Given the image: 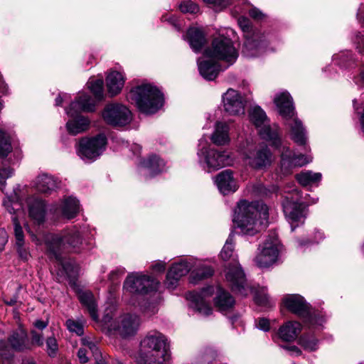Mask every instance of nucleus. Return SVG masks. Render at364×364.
Segmentation results:
<instances>
[{
	"label": "nucleus",
	"mask_w": 364,
	"mask_h": 364,
	"mask_svg": "<svg viewBox=\"0 0 364 364\" xmlns=\"http://www.w3.org/2000/svg\"><path fill=\"white\" fill-rule=\"evenodd\" d=\"M301 331V326L296 321H287L279 327L276 336L284 341H294Z\"/></svg>",
	"instance_id": "28"
},
{
	"label": "nucleus",
	"mask_w": 364,
	"mask_h": 364,
	"mask_svg": "<svg viewBox=\"0 0 364 364\" xmlns=\"http://www.w3.org/2000/svg\"><path fill=\"white\" fill-rule=\"evenodd\" d=\"M14 134L0 127V157L5 158L12 151L11 141Z\"/></svg>",
	"instance_id": "39"
},
{
	"label": "nucleus",
	"mask_w": 364,
	"mask_h": 364,
	"mask_svg": "<svg viewBox=\"0 0 364 364\" xmlns=\"http://www.w3.org/2000/svg\"><path fill=\"white\" fill-rule=\"evenodd\" d=\"M203 1L216 11L224 9L231 4V0H203Z\"/></svg>",
	"instance_id": "46"
},
{
	"label": "nucleus",
	"mask_w": 364,
	"mask_h": 364,
	"mask_svg": "<svg viewBox=\"0 0 364 364\" xmlns=\"http://www.w3.org/2000/svg\"><path fill=\"white\" fill-rule=\"evenodd\" d=\"M162 20L164 21H168L170 22L178 31L181 29L180 25L177 22V19L175 16H163Z\"/></svg>",
	"instance_id": "60"
},
{
	"label": "nucleus",
	"mask_w": 364,
	"mask_h": 364,
	"mask_svg": "<svg viewBox=\"0 0 364 364\" xmlns=\"http://www.w3.org/2000/svg\"><path fill=\"white\" fill-rule=\"evenodd\" d=\"M66 326L70 332L75 333L78 336L84 333V324L81 321L68 319L66 321Z\"/></svg>",
	"instance_id": "47"
},
{
	"label": "nucleus",
	"mask_w": 364,
	"mask_h": 364,
	"mask_svg": "<svg viewBox=\"0 0 364 364\" xmlns=\"http://www.w3.org/2000/svg\"><path fill=\"white\" fill-rule=\"evenodd\" d=\"M166 269V263L163 261H158L152 265V269L156 272H163Z\"/></svg>",
	"instance_id": "62"
},
{
	"label": "nucleus",
	"mask_w": 364,
	"mask_h": 364,
	"mask_svg": "<svg viewBox=\"0 0 364 364\" xmlns=\"http://www.w3.org/2000/svg\"><path fill=\"white\" fill-rule=\"evenodd\" d=\"M159 282L154 278L139 273L129 275L124 283V289L132 294H147L157 291Z\"/></svg>",
	"instance_id": "14"
},
{
	"label": "nucleus",
	"mask_w": 364,
	"mask_h": 364,
	"mask_svg": "<svg viewBox=\"0 0 364 364\" xmlns=\"http://www.w3.org/2000/svg\"><path fill=\"white\" fill-rule=\"evenodd\" d=\"M284 213L294 230L299 224L304 222L306 218V205L301 199L300 193L294 189L288 193L282 202Z\"/></svg>",
	"instance_id": "11"
},
{
	"label": "nucleus",
	"mask_w": 364,
	"mask_h": 364,
	"mask_svg": "<svg viewBox=\"0 0 364 364\" xmlns=\"http://www.w3.org/2000/svg\"><path fill=\"white\" fill-rule=\"evenodd\" d=\"M192 269L191 277L193 282L208 278L213 274V269L210 267L204 266L198 259Z\"/></svg>",
	"instance_id": "40"
},
{
	"label": "nucleus",
	"mask_w": 364,
	"mask_h": 364,
	"mask_svg": "<svg viewBox=\"0 0 364 364\" xmlns=\"http://www.w3.org/2000/svg\"><path fill=\"white\" fill-rule=\"evenodd\" d=\"M82 343L84 346L89 348V350L92 352L96 360H98L101 358V354L99 350L98 347L96 346L95 343L90 341L87 338H84L82 339Z\"/></svg>",
	"instance_id": "50"
},
{
	"label": "nucleus",
	"mask_w": 364,
	"mask_h": 364,
	"mask_svg": "<svg viewBox=\"0 0 364 364\" xmlns=\"http://www.w3.org/2000/svg\"><path fill=\"white\" fill-rule=\"evenodd\" d=\"M222 102L225 112L229 115L242 116L245 114L246 100L239 91L229 88L222 95Z\"/></svg>",
	"instance_id": "20"
},
{
	"label": "nucleus",
	"mask_w": 364,
	"mask_h": 364,
	"mask_svg": "<svg viewBox=\"0 0 364 364\" xmlns=\"http://www.w3.org/2000/svg\"><path fill=\"white\" fill-rule=\"evenodd\" d=\"M215 306L222 313L232 309L235 305L234 298L221 287H217L216 296L214 298Z\"/></svg>",
	"instance_id": "31"
},
{
	"label": "nucleus",
	"mask_w": 364,
	"mask_h": 364,
	"mask_svg": "<svg viewBox=\"0 0 364 364\" xmlns=\"http://www.w3.org/2000/svg\"><path fill=\"white\" fill-rule=\"evenodd\" d=\"M256 326L259 330L268 331L270 328V323L267 318H259L256 321Z\"/></svg>",
	"instance_id": "56"
},
{
	"label": "nucleus",
	"mask_w": 364,
	"mask_h": 364,
	"mask_svg": "<svg viewBox=\"0 0 364 364\" xmlns=\"http://www.w3.org/2000/svg\"><path fill=\"white\" fill-rule=\"evenodd\" d=\"M78 299L82 304L86 306L92 319L98 321L97 305L92 293L88 291H80Z\"/></svg>",
	"instance_id": "37"
},
{
	"label": "nucleus",
	"mask_w": 364,
	"mask_h": 364,
	"mask_svg": "<svg viewBox=\"0 0 364 364\" xmlns=\"http://www.w3.org/2000/svg\"><path fill=\"white\" fill-rule=\"evenodd\" d=\"M170 359L168 339L158 331H151L143 337L135 355L137 364H166Z\"/></svg>",
	"instance_id": "2"
},
{
	"label": "nucleus",
	"mask_w": 364,
	"mask_h": 364,
	"mask_svg": "<svg viewBox=\"0 0 364 364\" xmlns=\"http://www.w3.org/2000/svg\"><path fill=\"white\" fill-rule=\"evenodd\" d=\"M234 247H233V235L230 234L228 238L226 240L225 244L224 245L221 252H220V257L224 261H228L232 258H234Z\"/></svg>",
	"instance_id": "43"
},
{
	"label": "nucleus",
	"mask_w": 364,
	"mask_h": 364,
	"mask_svg": "<svg viewBox=\"0 0 364 364\" xmlns=\"http://www.w3.org/2000/svg\"><path fill=\"white\" fill-rule=\"evenodd\" d=\"M279 149L281 157V168L284 173H288L295 167L303 166L312 161L310 155L296 154L287 146H282V143L277 148Z\"/></svg>",
	"instance_id": "21"
},
{
	"label": "nucleus",
	"mask_w": 364,
	"mask_h": 364,
	"mask_svg": "<svg viewBox=\"0 0 364 364\" xmlns=\"http://www.w3.org/2000/svg\"><path fill=\"white\" fill-rule=\"evenodd\" d=\"M210 139L216 146H225L228 144L230 141L228 124L222 122H216Z\"/></svg>",
	"instance_id": "32"
},
{
	"label": "nucleus",
	"mask_w": 364,
	"mask_h": 364,
	"mask_svg": "<svg viewBox=\"0 0 364 364\" xmlns=\"http://www.w3.org/2000/svg\"><path fill=\"white\" fill-rule=\"evenodd\" d=\"M321 173H315L312 171H304L298 173L296 178L302 186L318 185L321 180Z\"/></svg>",
	"instance_id": "38"
},
{
	"label": "nucleus",
	"mask_w": 364,
	"mask_h": 364,
	"mask_svg": "<svg viewBox=\"0 0 364 364\" xmlns=\"http://www.w3.org/2000/svg\"><path fill=\"white\" fill-rule=\"evenodd\" d=\"M9 343L0 340V356L3 358H9L11 356V349L21 351L31 348V343L29 342L27 333L23 328H18L14 331L9 338Z\"/></svg>",
	"instance_id": "19"
},
{
	"label": "nucleus",
	"mask_w": 364,
	"mask_h": 364,
	"mask_svg": "<svg viewBox=\"0 0 364 364\" xmlns=\"http://www.w3.org/2000/svg\"><path fill=\"white\" fill-rule=\"evenodd\" d=\"M107 138L104 134H98L92 138L82 139L79 142L77 154L86 162L96 160L105 151Z\"/></svg>",
	"instance_id": "15"
},
{
	"label": "nucleus",
	"mask_w": 364,
	"mask_h": 364,
	"mask_svg": "<svg viewBox=\"0 0 364 364\" xmlns=\"http://www.w3.org/2000/svg\"><path fill=\"white\" fill-rule=\"evenodd\" d=\"M183 39L186 40L196 53L199 52L203 46L206 43V39L203 31L197 28H190Z\"/></svg>",
	"instance_id": "30"
},
{
	"label": "nucleus",
	"mask_w": 364,
	"mask_h": 364,
	"mask_svg": "<svg viewBox=\"0 0 364 364\" xmlns=\"http://www.w3.org/2000/svg\"><path fill=\"white\" fill-rule=\"evenodd\" d=\"M96 100L88 94L79 92L70 106L65 109L68 117H73L82 112H92L95 110Z\"/></svg>",
	"instance_id": "23"
},
{
	"label": "nucleus",
	"mask_w": 364,
	"mask_h": 364,
	"mask_svg": "<svg viewBox=\"0 0 364 364\" xmlns=\"http://www.w3.org/2000/svg\"><path fill=\"white\" fill-rule=\"evenodd\" d=\"M204 56L218 63L222 61L227 63L225 68L233 64L238 57V53L232 45V41L227 37L215 38L211 46L204 51Z\"/></svg>",
	"instance_id": "10"
},
{
	"label": "nucleus",
	"mask_w": 364,
	"mask_h": 364,
	"mask_svg": "<svg viewBox=\"0 0 364 364\" xmlns=\"http://www.w3.org/2000/svg\"><path fill=\"white\" fill-rule=\"evenodd\" d=\"M197 157L199 166L208 173L232 166L234 162L230 153L211 147L203 138L199 140Z\"/></svg>",
	"instance_id": "7"
},
{
	"label": "nucleus",
	"mask_w": 364,
	"mask_h": 364,
	"mask_svg": "<svg viewBox=\"0 0 364 364\" xmlns=\"http://www.w3.org/2000/svg\"><path fill=\"white\" fill-rule=\"evenodd\" d=\"M250 121L259 129L262 138L271 142L272 145L277 148L281 144L279 134V128L277 125L269 126L267 117L259 107H254L250 112Z\"/></svg>",
	"instance_id": "12"
},
{
	"label": "nucleus",
	"mask_w": 364,
	"mask_h": 364,
	"mask_svg": "<svg viewBox=\"0 0 364 364\" xmlns=\"http://www.w3.org/2000/svg\"><path fill=\"white\" fill-rule=\"evenodd\" d=\"M179 9L183 13L197 14L199 12V6L192 1H184L180 6Z\"/></svg>",
	"instance_id": "48"
},
{
	"label": "nucleus",
	"mask_w": 364,
	"mask_h": 364,
	"mask_svg": "<svg viewBox=\"0 0 364 364\" xmlns=\"http://www.w3.org/2000/svg\"><path fill=\"white\" fill-rule=\"evenodd\" d=\"M79 201L74 197L65 198L59 204H54L50 211L56 218L72 219L79 213Z\"/></svg>",
	"instance_id": "24"
},
{
	"label": "nucleus",
	"mask_w": 364,
	"mask_h": 364,
	"mask_svg": "<svg viewBox=\"0 0 364 364\" xmlns=\"http://www.w3.org/2000/svg\"><path fill=\"white\" fill-rule=\"evenodd\" d=\"M46 348L47 352L50 356H53L55 355L58 349V345L57 343L56 339L54 337H49L47 338Z\"/></svg>",
	"instance_id": "53"
},
{
	"label": "nucleus",
	"mask_w": 364,
	"mask_h": 364,
	"mask_svg": "<svg viewBox=\"0 0 364 364\" xmlns=\"http://www.w3.org/2000/svg\"><path fill=\"white\" fill-rule=\"evenodd\" d=\"M239 149L247 164L255 170L265 169L274 161V156L269 148L266 145L256 146L252 140L247 139Z\"/></svg>",
	"instance_id": "8"
},
{
	"label": "nucleus",
	"mask_w": 364,
	"mask_h": 364,
	"mask_svg": "<svg viewBox=\"0 0 364 364\" xmlns=\"http://www.w3.org/2000/svg\"><path fill=\"white\" fill-rule=\"evenodd\" d=\"M237 22L245 38L242 49L243 54L248 58L258 55L259 45L263 41V35L252 29L250 20L246 17H240Z\"/></svg>",
	"instance_id": "13"
},
{
	"label": "nucleus",
	"mask_w": 364,
	"mask_h": 364,
	"mask_svg": "<svg viewBox=\"0 0 364 364\" xmlns=\"http://www.w3.org/2000/svg\"><path fill=\"white\" fill-rule=\"evenodd\" d=\"M282 302L289 311L299 316H307L306 322L309 328L319 329L326 321L322 315L310 313L308 304L299 294H287L284 296Z\"/></svg>",
	"instance_id": "9"
},
{
	"label": "nucleus",
	"mask_w": 364,
	"mask_h": 364,
	"mask_svg": "<svg viewBox=\"0 0 364 364\" xmlns=\"http://www.w3.org/2000/svg\"><path fill=\"white\" fill-rule=\"evenodd\" d=\"M224 274L232 291L242 296H246L249 294L250 288L247 284L245 274L236 259L228 264Z\"/></svg>",
	"instance_id": "16"
},
{
	"label": "nucleus",
	"mask_w": 364,
	"mask_h": 364,
	"mask_svg": "<svg viewBox=\"0 0 364 364\" xmlns=\"http://www.w3.org/2000/svg\"><path fill=\"white\" fill-rule=\"evenodd\" d=\"M363 36L361 35L360 33H358L357 34L356 36V43L358 44V51L360 53H363L364 54V41H363Z\"/></svg>",
	"instance_id": "63"
},
{
	"label": "nucleus",
	"mask_w": 364,
	"mask_h": 364,
	"mask_svg": "<svg viewBox=\"0 0 364 364\" xmlns=\"http://www.w3.org/2000/svg\"><path fill=\"white\" fill-rule=\"evenodd\" d=\"M35 184L38 191L49 193L58 188V182L51 176L42 174L36 178Z\"/></svg>",
	"instance_id": "36"
},
{
	"label": "nucleus",
	"mask_w": 364,
	"mask_h": 364,
	"mask_svg": "<svg viewBox=\"0 0 364 364\" xmlns=\"http://www.w3.org/2000/svg\"><path fill=\"white\" fill-rule=\"evenodd\" d=\"M279 114L284 119L291 139L297 144L303 145L306 141V130L302 122L295 115L293 100L287 92L277 94L274 99Z\"/></svg>",
	"instance_id": "4"
},
{
	"label": "nucleus",
	"mask_w": 364,
	"mask_h": 364,
	"mask_svg": "<svg viewBox=\"0 0 364 364\" xmlns=\"http://www.w3.org/2000/svg\"><path fill=\"white\" fill-rule=\"evenodd\" d=\"M13 169L11 167L0 168V189L3 191L6 184V180L13 174Z\"/></svg>",
	"instance_id": "52"
},
{
	"label": "nucleus",
	"mask_w": 364,
	"mask_h": 364,
	"mask_svg": "<svg viewBox=\"0 0 364 364\" xmlns=\"http://www.w3.org/2000/svg\"><path fill=\"white\" fill-rule=\"evenodd\" d=\"M198 67L200 75L208 80H215L222 70L216 60L207 58L204 55L198 59Z\"/></svg>",
	"instance_id": "26"
},
{
	"label": "nucleus",
	"mask_w": 364,
	"mask_h": 364,
	"mask_svg": "<svg viewBox=\"0 0 364 364\" xmlns=\"http://www.w3.org/2000/svg\"><path fill=\"white\" fill-rule=\"evenodd\" d=\"M87 85L96 100L99 101L103 98L104 82L102 79H90Z\"/></svg>",
	"instance_id": "42"
},
{
	"label": "nucleus",
	"mask_w": 364,
	"mask_h": 364,
	"mask_svg": "<svg viewBox=\"0 0 364 364\" xmlns=\"http://www.w3.org/2000/svg\"><path fill=\"white\" fill-rule=\"evenodd\" d=\"M69 117L70 119L66 122L65 127L70 134L77 135L89 129L90 126L89 117L80 115V114Z\"/></svg>",
	"instance_id": "27"
},
{
	"label": "nucleus",
	"mask_w": 364,
	"mask_h": 364,
	"mask_svg": "<svg viewBox=\"0 0 364 364\" xmlns=\"http://www.w3.org/2000/svg\"><path fill=\"white\" fill-rule=\"evenodd\" d=\"M28 213L30 218L36 223L44 222L46 214L45 202L38 198H31L28 201Z\"/></svg>",
	"instance_id": "29"
},
{
	"label": "nucleus",
	"mask_w": 364,
	"mask_h": 364,
	"mask_svg": "<svg viewBox=\"0 0 364 364\" xmlns=\"http://www.w3.org/2000/svg\"><path fill=\"white\" fill-rule=\"evenodd\" d=\"M214 292L213 287H208L200 292L191 291L186 294V299L190 301L191 306L204 316L212 314V309L209 305V299Z\"/></svg>",
	"instance_id": "22"
},
{
	"label": "nucleus",
	"mask_w": 364,
	"mask_h": 364,
	"mask_svg": "<svg viewBox=\"0 0 364 364\" xmlns=\"http://www.w3.org/2000/svg\"><path fill=\"white\" fill-rule=\"evenodd\" d=\"M3 205L9 213L13 215H18L21 208V204L18 203V199L13 200L10 197L4 198Z\"/></svg>",
	"instance_id": "45"
},
{
	"label": "nucleus",
	"mask_w": 364,
	"mask_h": 364,
	"mask_svg": "<svg viewBox=\"0 0 364 364\" xmlns=\"http://www.w3.org/2000/svg\"><path fill=\"white\" fill-rule=\"evenodd\" d=\"M32 343L41 346L43 343V339L41 335L38 334L35 331H32Z\"/></svg>",
	"instance_id": "61"
},
{
	"label": "nucleus",
	"mask_w": 364,
	"mask_h": 364,
	"mask_svg": "<svg viewBox=\"0 0 364 364\" xmlns=\"http://www.w3.org/2000/svg\"><path fill=\"white\" fill-rule=\"evenodd\" d=\"M11 220L14 224L16 245L25 243L23 230L18 220L17 216H13Z\"/></svg>",
	"instance_id": "44"
},
{
	"label": "nucleus",
	"mask_w": 364,
	"mask_h": 364,
	"mask_svg": "<svg viewBox=\"0 0 364 364\" xmlns=\"http://www.w3.org/2000/svg\"><path fill=\"white\" fill-rule=\"evenodd\" d=\"M82 231L77 227L63 230L58 233H43L37 236L31 235V238L36 245L43 243L56 259L60 260V254L65 250L77 251L82 245Z\"/></svg>",
	"instance_id": "3"
},
{
	"label": "nucleus",
	"mask_w": 364,
	"mask_h": 364,
	"mask_svg": "<svg viewBox=\"0 0 364 364\" xmlns=\"http://www.w3.org/2000/svg\"><path fill=\"white\" fill-rule=\"evenodd\" d=\"M198 262L196 258H188L181 260L179 262L173 264L169 269L170 274H173L179 278L186 275Z\"/></svg>",
	"instance_id": "34"
},
{
	"label": "nucleus",
	"mask_w": 364,
	"mask_h": 364,
	"mask_svg": "<svg viewBox=\"0 0 364 364\" xmlns=\"http://www.w3.org/2000/svg\"><path fill=\"white\" fill-rule=\"evenodd\" d=\"M281 244L276 235L269 236L259 248L255 262L261 268L268 267L274 264L279 257Z\"/></svg>",
	"instance_id": "17"
},
{
	"label": "nucleus",
	"mask_w": 364,
	"mask_h": 364,
	"mask_svg": "<svg viewBox=\"0 0 364 364\" xmlns=\"http://www.w3.org/2000/svg\"><path fill=\"white\" fill-rule=\"evenodd\" d=\"M141 166L146 170L147 174L154 176L163 171L165 168V162L156 155L151 156L141 162Z\"/></svg>",
	"instance_id": "35"
},
{
	"label": "nucleus",
	"mask_w": 364,
	"mask_h": 364,
	"mask_svg": "<svg viewBox=\"0 0 364 364\" xmlns=\"http://www.w3.org/2000/svg\"><path fill=\"white\" fill-rule=\"evenodd\" d=\"M16 247L19 257L23 260H27L30 256V254L28 249L25 246V243L16 245Z\"/></svg>",
	"instance_id": "57"
},
{
	"label": "nucleus",
	"mask_w": 364,
	"mask_h": 364,
	"mask_svg": "<svg viewBox=\"0 0 364 364\" xmlns=\"http://www.w3.org/2000/svg\"><path fill=\"white\" fill-rule=\"evenodd\" d=\"M249 15L254 19L261 21L265 18V14L260 10L254 7L249 11Z\"/></svg>",
	"instance_id": "58"
},
{
	"label": "nucleus",
	"mask_w": 364,
	"mask_h": 364,
	"mask_svg": "<svg viewBox=\"0 0 364 364\" xmlns=\"http://www.w3.org/2000/svg\"><path fill=\"white\" fill-rule=\"evenodd\" d=\"M255 301L259 305H267L270 302V296L267 294V289L262 287L255 295Z\"/></svg>",
	"instance_id": "49"
},
{
	"label": "nucleus",
	"mask_w": 364,
	"mask_h": 364,
	"mask_svg": "<svg viewBox=\"0 0 364 364\" xmlns=\"http://www.w3.org/2000/svg\"><path fill=\"white\" fill-rule=\"evenodd\" d=\"M61 265L68 277H74L75 273L77 272V267H75L73 263L68 262H61Z\"/></svg>",
	"instance_id": "55"
},
{
	"label": "nucleus",
	"mask_w": 364,
	"mask_h": 364,
	"mask_svg": "<svg viewBox=\"0 0 364 364\" xmlns=\"http://www.w3.org/2000/svg\"><path fill=\"white\" fill-rule=\"evenodd\" d=\"M141 324L139 316L133 314L116 315L114 306L107 308L102 318V327L108 334L127 338L136 333Z\"/></svg>",
	"instance_id": "5"
},
{
	"label": "nucleus",
	"mask_w": 364,
	"mask_h": 364,
	"mask_svg": "<svg viewBox=\"0 0 364 364\" xmlns=\"http://www.w3.org/2000/svg\"><path fill=\"white\" fill-rule=\"evenodd\" d=\"M180 279L181 278L173 275V274H170V272H168L165 284L167 288L170 289H174L178 285V282Z\"/></svg>",
	"instance_id": "54"
},
{
	"label": "nucleus",
	"mask_w": 364,
	"mask_h": 364,
	"mask_svg": "<svg viewBox=\"0 0 364 364\" xmlns=\"http://www.w3.org/2000/svg\"><path fill=\"white\" fill-rule=\"evenodd\" d=\"M127 99L136 105L139 110L146 114H152L159 110L164 104V96L159 89L149 84L132 89Z\"/></svg>",
	"instance_id": "6"
},
{
	"label": "nucleus",
	"mask_w": 364,
	"mask_h": 364,
	"mask_svg": "<svg viewBox=\"0 0 364 364\" xmlns=\"http://www.w3.org/2000/svg\"><path fill=\"white\" fill-rule=\"evenodd\" d=\"M284 348L289 351L291 355H299L301 353L300 349L295 346H284Z\"/></svg>",
	"instance_id": "64"
},
{
	"label": "nucleus",
	"mask_w": 364,
	"mask_h": 364,
	"mask_svg": "<svg viewBox=\"0 0 364 364\" xmlns=\"http://www.w3.org/2000/svg\"><path fill=\"white\" fill-rule=\"evenodd\" d=\"M300 345L306 350L314 351L318 348V341L314 335L304 333L299 340Z\"/></svg>",
	"instance_id": "41"
},
{
	"label": "nucleus",
	"mask_w": 364,
	"mask_h": 364,
	"mask_svg": "<svg viewBox=\"0 0 364 364\" xmlns=\"http://www.w3.org/2000/svg\"><path fill=\"white\" fill-rule=\"evenodd\" d=\"M125 79L120 72L112 70L106 78L108 92L110 95L114 96L119 94L124 85Z\"/></svg>",
	"instance_id": "33"
},
{
	"label": "nucleus",
	"mask_w": 364,
	"mask_h": 364,
	"mask_svg": "<svg viewBox=\"0 0 364 364\" xmlns=\"http://www.w3.org/2000/svg\"><path fill=\"white\" fill-rule=\"evenodd\" d=\"M125 274V269L124 268H119L114 271H112L109 274V279L112 281H114L117 279L119 277H122Z\"/></svg>",
	"instance_id": "59"
},
{
	"label": "nucleus",
	"mask_w": 364,
	"mask_h": 364,
	"mask_svg": "<svg viewBox=\"0 0 364 364\" xmlns=\"http://www.w3.org/2000/svg\"><path fill=\"white\" fill-rule=\"evenodd\" d=\"M104 121L113 127H124L132 119V112L125 105L119 103L107 105L102 112Z\"/></svg>",
	"instance_id": "18"
},
{
	"label": "nucleus",
	"mask_w": 364,
	"mask_h": 364,
	"mask_svg": "<svg viewBox=\"0 0 364 364\" xmlns=\"http://www.w3.org/2000/svg\"><path fill=\"white\" fill-rule=\"evenodd\" d=\"M267 206L262 202L242 200L235 209L233 222L244 235H254L266 227Z\"/></svg>",
	"instance_id": "1"
},
{
	"label": "nucleus",
	"mask_w": 364,
	"mask_h": 364,
	"mask_svg": "<svg viewBox=\"0 0 364 364\" xmlns=\"http://www.w3.org/2000/svg\"><path fill=\"white\" fill-rule=\"evenodd\" d=\"M214 182L219 191L223 195L235 193L239 188L233 172L227 169L220 172L215 178Z\"/></svg>",
	"instance_id": "25"
},
{
	"label": "nucleus",
	"mask_w": 364,
	"mask_h": 364,
	"mask_svg": "<svg viewBox=\"0 0 364 364\" xmlns=\"http://www.w3.org/2000/svg\"><path fill=\"white\" fill-rule=\"evenodd\" d=\"M350 53L349 52L342 53L340 54L334 55L333 57V61L335 64L346 66L348 65V62L350 59Z\"/></svg>",
	"instance_id": "51"
}]
</instances>
